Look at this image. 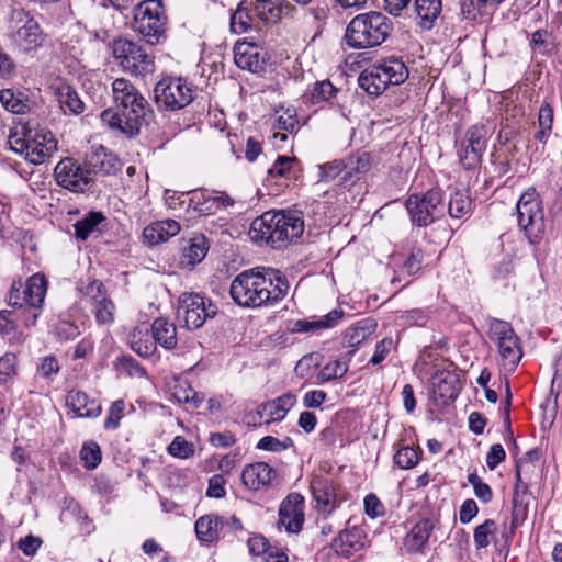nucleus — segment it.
I'll use <instances>...</instances> for the list:
<instances>
[{
    "instance_id": "f257e3e1",
    "label": "nucleus",
    "mask_w": 562,
    "mask_h": 562,
    "mask_svg": "<svg viewBox=\"0 0 562 562\" xmlns=\"http://www.w3.org/2000/svg\"><path fill=\"white\" fill-rule=\"evenodd\" d=\"M246 270L234 278L229 293L235 303L245 307H259L281 301L288 293L289 282L280 271L271 268Z\"/></svg>"
},
{
    "instance_id": "f03ea898",
    "label": "nucleus",
    "mask_w": 562,
    "mask_h": 562,
    "mask_svg": "<svg viewBox=\"0 0 562 562\" xmlns=\"http://www.w3.org/2000/svg\"><path fill=\"white\" fill-rule=\"evenodd\" d=\"M115 109L101 113V121L110 128L133 137L139 134L150 112V104L136 87L125 78H116L112 83Z\"/></svg>"
},
{
    "instance_id": "7ed1b4c3",
    "label": "nucleus",
    "mask_w": 562,
    "mask_h": 562,
    "mask_svg": "<svg viewBox=\"0 0 562 562\" xmlns=\"http://www.w3.org/2000/svg\"><path fill=\"white\" fill-rule=\"evenodd\" d=\"M304 221L296 211H268L251 223L249 235L254 241L280 249L300 238Z\"/></svg>"
},
{
    "instance_id": "20e7f679",
    "label": "nucleus",
    "mask_w": 562,
    "mask_h": 562,
    "mask_svg": "<svg viewBox=\"0 0 562 562\" xmlns=\"http://www.w3.org/2000/svg\"><path fill=\"white\" fill-rule=\"evenodd\" d=\"M392 31V21L381 12L369 11L351 19L346 27L344 41L352 49L380 46Z\"/></svg>"
},
{
    "instance_id": "39448f33",
    "label": "nucleus",
    "mask_w": 562,
    "mask_h": 562,
    "mask_svg": "<svg viewBox=\"0 0 562 562\" xmlns=\"http://www.w3.org/2000/svg\"><path fill=\"white\" fill-rule=\"evenodd\" d=\"M47 291V281L44 274L35 273L23 285L21 280L13 281L7 302L20 311L19 317L26 327L34 326L41 313Z\"/></svg>"
},
{
    "instance_id": "423d86ee",
    "label": "nucleus",
    "mask_w": 562,
    "mask_h": 562,
    "mask_svg": "<svg viewBox=\"0 0 562 562\" xmlns=\"http://www.w3.org/2000/svg\"><path fill=\"white\" fill-rule=\"evenodd\" d=\"M167 23L161 0H143L132 9L131 29L150 46L166 41Z\"/></svg>"
},
{
    "instance_id": "0eeeda50",
    "label": "nucleus",
    "mask_w": 562,
    "mask_h": 562,
    "mask_svg": "<svg viewBox=\"0 0 562 562\" xmlns=\"http://www.w3.org/2000/svg\"><path fill=\"white\" fill-rule=\"evenodd\" d=\"M408 78V69L398 57H387L374 63L363 70L359 78V86L369 94L380 95L389 86H398Z\"/></svg>"
},
{
    "instance_id": "6e6552de",
    "label": "nucleus",
    "mask_w": 562,
    "mask_h": 562,
    "mask_svg": "<svg viewBox=\"0 0 562 562\" xmlns=\"http://www.w3.org/2000/svg\"><path fill=\"white\" fill-rule=\"evenodd\" d=\"M519 228L531 244L540 241L544 234L546 223L542 200L535 188L525 191L516 204Z\"/></svg>"
},
{
    "instance_id": "1a4fd4ad",
    "label": "nucleus",
    "mask_w": 562,
    "mask_h": 562,
    "mask_svg": "<svg viewBox=\"0 0 562 562\" xmlns=\"http://www.w3.org/2000/svg\"><path fill=\"white\" fill-rule=\"evenodd\" d=\"M113 56L119 66L133 76H145L155 70V57L139 42L119 37L113 42Z\"/></svg>"
},
{
    "instance_id": "9d476101",
    "label": "nucleus",
    "mask_w": 562,
    "mask_h": 562,
    "mask_svg": "<svg viewBox=\"0 0 562 562\" xmlns=\"http://www.w3.org/2000/svg\"><path fill=\"white\" fill-rule=\"evenodd\" d=\"M405 207L413 225L427 227L443 214V196L439 188L409 194Z\"/></svg>"
},
{
    "instance_id": "9b49d317",
    "label": "nucleus",
    "mask_w": 562,
    "mask_h": 562,
    "mask_svg": "<svg viewBox=\"0 0 562 562\" xmlns=\"http://www.w3.org/2000/svg\"><path fill=\"white\" fill-rule=\"evenodd\" d=\"M192 86L181 77L166 76L154 88L157 106L166 111H179L189 105L193 97Z\"/></svg>"
},
{
    "instance_id": "f8f14e48",
    "label": "nucleus",
    "mask_w": 562,
    "mask_h": 562,
    "mask_svg": "<svg viewBox=\"0 0 562 562\" xmlns=\"http://www.w3.org/2000/svg\"><path fill=\"white\" fill-rule=\"evenodd\" d=\"M490 339L497 345L502 366L507 373H513L522 357L520 338L512 325L505 321L493 319L490 323Z\"/></svg>"
},
{
    "instance_id": "ddd939ff",
    "label": "nucleus",
    "mask_w": 562,
    "mask_h": 562,
    "mask_svg": "<svg viewBox=\"0 0 562 562\" xmlns=\"http://www.w3.org/2000/svg\"><path fill=\"white\" fill-rule=\"evenodd\" d=\"M217 305L200 293H182L178 300V316L183 318L188 329L201 328L207 319L214 318Z\"/></svg>"
},
{
    "instance_id": "4468645a",
    "label": "nucleus",
    "mask_w": 562,
    "mask_h": 562,
    "mask_svg": "<svg viewBox=\"0 0 562 562\" xmlns=\"http://www.w3.org/2000/svg\"><path fill=\"white\" fill-rule=\"evenodd\" d=\"M88 169L76 159L66 157L54 169V176L58 186L76 193L90 190L95 180L87 173Z\"/></svg>"
},
{
    "instance_id": "2eb2a0df",
    "label": "nucleus",
    "mask_w": 562,
    "mask_h": 562,
    "mask_svg": "<svg viewBox=\"0 0 562 562\" xmlns=\"http://www.w3.org/2000/svg\"><path fill=\"white\" fill-rule=\"evenodd\" d=\"M487 146V130L483 125H473L467 133L458 153L459 160L465 170L475 169L482 161Z\"/></svg>"
},
{
    "instance_id": "dca6fc26",
    "label": "nucleus",
    "mask_w": 562,
    "mask_h": 562,
    "mask_svg": "<svg viewBox=\"0 0 562 562\" xmlns=\"http://www.w3.org/2000/svg\"><path fill=\"white\" fill-rule=\"evenodd\" d=\"M83 160L88 169L87 173L94 180L97 176L106 177L115 175L122 167L117 155L102 145L92 146Z\"/></svg>"
},
{
    "instance_id": "f3484780",
    "label": "nucleus",
    "mask_w": 562,
    "mask_h": 562,
    "mask_svg": "<svg viewBox=\"0 0 562 562\" xmlns=\"http://www.w3.org/2000/svg\"><path fill=\"white\" fill-rule=\"evenodd\" d=\"M188 209L199 215L215 214L217 211L234 205V200L225 192L209 194L204 190H193L187 193Z\"/></svg>"
},
{
    "instance_id": "a211bd4d",
    "label": "nucleus",
    "mask_w": 562,
    "mask_h": 562,
    "mask_svg": "<svg viewBox=\"0 0 562 562\" xmlns=\"http://www.w3.org/2000/svg\"><path fill=\"white\" fill-rule=\"evenodd\" d=\"M461 390L458 375L450 371H442L435 375L432 398L437 406H447L454 402Z\"/></svg>"
},
{
    "instance_id": "6ab92c4d",
    "label": "nucleus",
    "mask_w": 562,
    "mask_h": 562,
    "mask_svg": "<svg viewBox=\"0 0 562 562\" xmlns=\"http://www.w3.org/2000/svg\"><path fill=\"white\" fill-rule=\"evenodd\" d=\"M366 544V533L362 528L353 526L341 530L331 541L333 550L340 557L349 558Z\"/></svg>"
},
{
    "instance_id": "aec40b11",
    "label": "nucleus",
    "mask_w": 562,
    "mask_h": 562,
    "mask_svg": "<svg viewBox=\"0 0 562 562\" xmlns=\"http://www.w3.org/2000/svg\"><path fill=\"white\" fill-rule=\"evenodd\" d=\"M251 7L255 16L263 23H277L295 10L288 0H254Z\"/></svg>"
},
{
    "instance_id": "412c9836",
    "label": "nucleus",
    "mask_w": 562,
    "mask_h": 562,
    "mask_svg": "<svg viewBox=\"0 0 562 562\" xmlns=\"http://www.w3.org/2000/svg\"><path fill=\"white\" fill-rule=\"evenodd\" d=\"M277 471L266 462H255L244 468L241 472L243 484L252 491L272 485Z\"/></svg>"
},
{
    "instance_id": "4be33fe9",
    "label": "nucleus",
    "mask_w": 562,
    "mask_h": 562,
    "mask_svg": "<svg viewBox=\"0 0 562 562\" xmlns=\"http://www.w3.org/2000/svg\"><path fill=\"white\" fill-rule=\"evenodd\" d=\"M317 508L323 513H331L336 507V487L331 479L315 475L310 484Z\"/></svg>"
},
{
    "instance_id": "5701e85b",
    "label": "nucleus",
    "mask_w": 562,
    "mask_h": 562,
    "mask_svg": "<svg viewBox=\"0 0 562 562\" xmlns=\"http://www.w3.org/2000/svg\"><path fill=\"white\" fill-rule=\"evenodd\" d=\"M234 60L238 68L250 72L265 70L266 61L258 47L247 42H237L234 46Z\"/></svg>"
},
{
    "instance_id": "b1692460",
    "label": "nucleus",
    "mask_w": 562,
    "mask_h": 562,
    "mask_svg": "<svg viewBox=\"0 0 562 562\" xmlns=\"http://www.w3.org/2000/svg\"><path fill=\"white\" fill-rule=\"evenodd\" d=\"M66 404L77 417L81 418L98 417L102 412V406L97 400H91L87 393L79 390H70L67 393Z\"/></svg>"
},
{
    "instance_id": "393cba45",
    "label": "nucleus",
    "mask_w": 562,
    "mask_h": 562,
    "mask_svg": "<svg viewBox=\"0 0 562 562\" xmlns=\"http://www.w3.org/2000/svg\"><path fill=\"white\" fill-rule=\"evenodd\" d=\"M344 161L345 173L341 178V182L345 186L356 183L372 166L371 156L367 151H357L344 158Z\"/></svg>"
},
{
    "instance_id": "a878e982",
    "label": "nucleus",
    "mask_w": 562,
    "mask_h": 562,
    "mask_svg": "<svg viewBox=\"0 0 562 562\" xmlns=\"http://www.w3.org/2000/svg\"><path fill=\"white\" fill-rule=\"evenodd\" d=\"M54 91L59 106L65 114L79 115L85 111V102L72 86L60 81L54 87Z\"/></svg>"
},
{
    "instance_id": "bb28decb",
    "label": "nucleus",
    "mask_w": 562,
    "mask_h": 562,
    "mask_svg": "<svg viewBox=\"0 0 562 562\" xmlns=\"http://www.w3.org/2000/svg\"><path fill=\"white\" fill-rule=\"evenodd\" d=\"M47 137V134H38L35 136L30 135L27 150L25 154V159L34 165L42 164L44 159L52 155V153L56 149V142L50 135Z\"/></svg>"
},
{
    "instance_id": "cd10ccee",
    "label": "nucleus",
    "mask_w": 562,
    "mask_h": 562,
    "mask_svg": "<svg viewBox=\"0 0 562 562\" xmlns=\"http://www.w3.org/2000/svg\"><path fill=\"white\" fill-rule=\"evenodd\" d=\"M434 530V522L429 518L417 521L404 539V547L408 553L422 552Z\"/></svg>"
},
{
    "instance_id": "c85d7f7f",
    "label": "nucleus",
    "mask_w": 562,
    "mask_h": 562,
    "mask_svg": "<svg viewBox=\"0 0 562 562\" xmlns=\"http://www.w3.org/2000/svg\"><path fill=\"white\" fill-rule=\"evenodd\" d=\"M344 312L341 310L335 308L317 321L297 319L290 322L288 325V330L297 334L331 328L338 324Z\"/></svg>"
},
{
    "instance_id": "c756f323",
    "label": "nucleus",
    "mask_w": 562,
    "mask_h": 562,
    "mask_svg": "<svg viewBox=\"0 0 562 562\" xmlns=\"http://www.w3.org/2000/svg\"><path fill=\"white\" fill-rule=\"evenodd\" d=\"M442 9L441 0H415L416 24L423 30H431Z\"/></svg>"
},
{
    "instance_id": "7c9ffc66",
    "label": "nucleus",
    "mask_w": 562,
    "mask_h": 562,
    "mask_svg": "<svg viewBox=\"0 0 562 562\" xmlns=\"http://www.w3.org/2000/svg\"><path fill=\"white\" fill-rule=\"evenodd\" d=\"M376 322L372 318H364L348 327L342 337L345 347H358L368 339L376 329Z\"/></svg>"
},
{
    "instance_id": "2f4dec72",
    "label": "nucleus",
    "mask_w": 562,
    "mask_h": 562,
    "mask_svg": "<svg viewBox=\"0 0 562 562\" xmlns=\"http://www.w3.org/2000/svg\"><path fill=\"white\" fill-rule=\"evenodd\" d=\"M180 232V224L175 220L157 222L144 228L143 236L150 245L168 240Z\"/></svg>"
},
{
    "instance_id": "473e14b6",
    "label": "nucleus",
    "mask_w": 562,
    "mask_h": 562,
    "mask_svg": "<svg viewBox=\"0 0 562 562\" xmlns=\"http://www.w3.org/2000/svg\"><path fill=\"white\" fill-rule=\"evenodd\" d=\"M151 337L156 345L159 344L166 350H172L178 342L176 325L162 317L156 318L151 324Z\"/></svg>"
},
{
    "instance_id": "72a5a7b5",
    "label": "nucleus",
    "mask_w": 562,
    "mask_h": 562,
    "mask_svg": "<svg viewBox=\"0 0 562 562\" xmlns=\"http://www.w3.org/2000/svg\"><path fill=\"white\" fill-rule=\"evenodd\" d=\"M223 527L224 519L217 515L201 516L194 525L198 539L206 543L216 541Z\"/></svg>"
},
{
    "instance_id": "f704fd0d",
    "label": "nucleus",
    "mask_w": 562,
    "mask_h": 562,
    "mask_svg": "<svg viewBox=\"0 0 562 562\" xmlns=\"http://www.w3.org/2000/svg\"><path fill=\"white\" fill-rule=\"evenodd\" d=\"M14 43L24 52L34 49L40 45L41 31L37 22L29 19L25 24L13 34Z\"/></svg>"
},
{
    "instance_id": "c9c22d12",
    "label": "nucleus",
    "mask_w": 562,
    "mask_h": 562,
    "mask_svg": "<svg viewBox=\"0 0 562 562\" xmlns=\"http://www.w3.org/2000/svg\"><path fill=\"white\" fill-rule=\"evenodd\" d=\"M296 396L292 393H285L272 401L261 404L262 411H268L269 419L266 424L282 420L286 413L295 405Z\"/></svg>"
},
{
    "instance_id": "e433bc0d",
    "label": "nucleus",
    "mask_w": 562,
    "mask_h": 562,
    "mask_svg": "<svg viewBox=\"0 0 562 562\" xmlns=\"http://www.w3.org/2000/svg\"><path fill=\"white\" fill-rule=\"evenodd\" d=\"M0 102L8 112L13 114H24L31 110L29 97L24 92L10 88L0 90Z\"/></svg>"
},
{
    "instance_id": "4c0bfd02",
    "label": "nucleus",
    "mask_w": 562,
    "mask_h": 562,
    "mask_svg": "<svg viewBox=\"0 0 562 562\" xmlns=\"http://www.w3.org/2000/svg\"><path fill=\"white\" fill-rule=\"evenodd\" d=\"M128 341L133 351L143 358L150 357L156 350V341L146 326L135 327L130 334Z\"/></svg>"
},
{
    "instance_id": "58836bf2",
    "label": "nucleus",
    "mask_w": 562,
    "mask_h": 562,
    "mask_svg": "<svg viewBox=\"0 0 562 562\" xmlns=\"http://www.w3.org/2000/svg\"><path fill=\"white\" fill-rule=\"evenodd\" d=\"M257 21L252 8L249 9L241 2L231 18V29L236 34H243L251 29H259Z\"/></svg>"
},
{
    "instance_id": "ea45409f",
    "label": "nucleus",
    "mask_w": 562,
    "mask_h": 562,
    "mask_svg": "<svg viewBox=\"0 0 562 562\" xmlns=\"http://www.w3.org/2000/svg\"><path fill=\"white\" fill-rule=\"evenodd\" d=\"M102 212L90 211L81 220L74 224L75 236L80 240H87L89 236L98 229V226L105 222Z\"/></svg>"
},
{
    "instance_id": "a19ab883",
    "label": "nucleus",
    "mask_w": 562,
    "mask_h": 562,
    "mask_svg": "<svg viewBox=\"0 0 562 562\" xmlns=\"http://www.w3.org/2000/svg\"><path fill=\"white\" fill-rule=\"evenodd\" d=\"M209 251V243L204 235L192 237L187 247L183 248V262L195 266L201 262Z\"/></svg>"
},
{
    "instance_id": "79ce46f5",
    "label": "nucleus",
    "mask_w": 562,
    "mask_h": 562,
    "mask_svg": "<svg viewBox=\"0 0 562 562\" xmlns=\"http://www.w3.org/2000/svg\"><path fill=\"white\" fill-rule=\"evenodd\" d=\"M177 402L188 405L191 408H199L204 402V394L196 392L187 381L178 382L172 392Z\"/></svg>"
},
{
    "instance_id": "37998d69",
    "label": "nucleus",
    "mask_w": 562,
    "mask_h": 562,
    "mask_svg": "<svg viewBox=\"0 0 562 562\" xmlns=\"http://www.w3.org/2000/svg\"><path fill=\"white\" fill-rule=\"evenodd\" d=\"M279 514L284 517L292 514L293 522L304 520V497L300 493H290L281 503ZM296 527V524H293Z\"/></svg>"
},
{
    "instance_id": "c03bdc74",
    "label": "nucleus",
    "mask_w": 562,
    "mask_h": 562,
    "mask_svg": "<svg viewBox=\"0 0 562 562\" xmlns=\"http://www.w3.org/2000/svg\"><path fill=\"white\" fill-rule=\"evenodd\" d=\"M472 200L468 191L456 190L448 203V213L452 218H462L471 212Z\"/></svg>"
},
{
    "instance_id": "a18cd8bd",
    "label": "nucleus",
    "mask_w": 562,
    "mask_h": 562,
    "mask_svg": "<svg viewBox=\"0 0 562 562\" xmlns=\"http://www.w3.org/2000/svg\"><path fill=\"white\" fill-rule=\"evenodd\" d=\"M297 162L296 157L279 156L273 165L268 169V176L271 178L282 177L289 179L294 176V168Z\"/></svg>"
},
{
    "instance_id": "49530a36",
    "label": "nucleus",
    "mask_w": 562,
    "mask_h": 562,
    "mask_svg": "<svg viewBox=\"0 0 562 562\" xmlns=\"http://www.w3.org/2000/svg\"><path fill=\"white\" fill-rule=\"evenodd\" d=\"M337 89L329 80H323L315 82L313 88L308 92V99L312 104H318L322 102H326L331 100L336 93Z\"/></svg>"
},
{
    "instance_id": "de8ad7c7",
    "label": "nucleus",
    "mask_w": 562,
    "mask_h": 562,
    "mask_svg": "<svg viewBox=\"0 0 562 562\" xmlns=\"http://www.w3.org/2000/svg\"><path fill=\"white\" fill-rule=\"evenodd\" d=\"M496 532V522L493 519H486L474 529L473 539L476 549H484L490 546L491 537Z\"/></svg>"
},
{
    "instance_id": "09e8293b",
    "label": "nucleus",
    "mask_w": 562,
    "mask_h": 562,
    "mask_svg": "<svg viewBox=\"0 0 562 562\" xmlns=\"http://www.w3.org/2000/svg\"><path fill=\"white\" fill-rule=\"evenodd\" d=\"M18 373V359L12 352H7L0 358V385L11 382Z\"/></svg>"
},
{
    "instance_id": "8fccbe9b",
    "label": "nucleus",
    "mask_w": 562,
    "mask_h": 562,
    "mask_svg": "<svg viewBox=\"0 0 562 562\" xmlns=\"http://www.w3.org/2000/svg\"><path fill=\"white\" fill-rule=\"evenodd\" d=\"M293 446V439L288 436L283 439H278L273 436H265L258 441L256 448L265 451L280 452L290 449Z\"/></svg>"
},
{
    "instance_id": "3c124183",
    "label": "nucleus",
    "mask_w": 562,
    "mask_h": 562,
    "mask_svg": "<svg viewBox=\"0 0 562 562\" xmlns=\"http://www.w3.org/2000/svg\"><path fill=\"white\" fill-rule=\"evenodd\" d=\"M95 319L99 324H111L114 321L115 305L108 296L92 304Z\"/></svg>"
},
{
    "instance_id": "603ef678",
    "label": "nucleus",
    "mask_w": 562,
    "mask_h": 562,
    "mask_svg": "<svg viewBox=\"0 0 562 562\" xmlns=\"http://www.w3.org/2000/svg\"><path fill=\"white\" fill-rule=\"evenodd\" d=\"M348 371V366L339 360L328 362L319 371L317 379L321 382H328L335 379L342 378Z\"/></svg>"
},
{
    "instance_id": "864d4df0",
    "label": "nucleus",
    "mask_w": 562,
    "mask_h": 562,
    "mask_svg": "<svg viewBox=\"0 0 562 562\" xmlns=\"http://www.w3.org/2000/svg\"><path fill=\"white\" fill-rule=\"evenodd\" d=\"M493 11L488 3H483L479 0H463L461 2V12L467 20H476L477 16L487 14Z\"/></svg>"
},
{
    "instance_id": "5fc2aeb1",
    "label": "nucleus",
    "mask_w": 562,
    "mask_h": 562,
    "mask_svg": "<svg viewBox=\"0 0 562 562\" xmlns=\"http://www.w3.org/2000/svg\"><path fill=\"white\" fill-rule=\"evenodd\" d=\"M30 135L31 131H25L24 126L22 127L21 134L16 128L14 131L10 130V134L8 136L10 149L25 158Z\"/></svg>"
},
{
    "instance_id": "6e6d98bb",
    "label": "nucleus",
    "mask_w": 562,
    "mask_h": 562,
    "mask_svg": "<svg viewBox=\"0 0 562 562\" xmlns=\"http://www.w3.org/2000/svg\"><path fill=\"white\" fill-rule=\"evenodd\" d=\"M80 457L85 467L92 470L101 462V449L94 441L86 442L81 448Z\"/></svg>"
},
{
    "instance_id": "4d7b16f0",
    "label": "nucleus",
    "mask_w": 562,
    "mask_h": 562,
    "mask_svg": "<svg viewBox=\"0 0 562 562\" xmlns=\"http://www.w3.org/2000/svg\"><path fill=\"white\" fill-rule=\"evenodd\" d=\"M419 461V452L413 447H402L394 454V463L401 469L414 468Z\"/></svg>"
},
{
    "instance_id": "13d9d810",
    "label": "nucleus",
    "mask_w": 562,
    "mask_h": 562,
    "mask_svg": "<svg viewBox=\"0 0 562 562\" xmlns=\"http://www.w3.org/2000/svg\"><path fill=\"white\" fill-rule=\"evenodd\" d=\"M168 452L172 457L187 459L193 456L194 448L193 445L187 441L182 436H177L168 446Z\"/></svg>"
},
{
    "instance_id": "bf43d9fd",
    "label": "nucleus",
    "mask_w": 562,
    "mask_h": 562,
    "mask_svg": "<svg viewBox=\"0 0 562 562\" xmlns=\"http://www.w3.org/2000/svg\"><path fill=\"white\" fill-rule=\"evenodd\" d=\"M528 516V502L521 499H512V518H510V529L512 533L514 530L522 525Z\"/></svg>"
},
{
    "instance_id": "052dcab7",
    "label": "nucleus",
    "mask_w": 562,
    "mask_h": 562,
    "mask_svg": "<svg viewBox=\"0 0 562 562\" xmlns=\"http://www.w3.org/2000/svg\"><path fill=\"white\" fill-rule=\"evenodd\" d=\"M125 403L123 400H117L112 403L108 416L104 420V428L106 430H114L120 426V420L123 416Z\"/></svg>"
},
{
    "instance_id": "680f3d73",
    "label": "nucleus",
    "mask_w": 562,
    "mask_h": 562,
    "mask_svg": "<svg viewBox=\"0 0 562 562\" xmlns=\"http://www.w3.org/2000/svg\"><path fill=\"white\" fill-rule=\"evenodd\" d=\"M345 173V161L344 159L333 160L319 166V180L330 181L335 179L339 173Z\"/></svg>"
},
{
    "instance_id": "e2e57ef3",
    "label": "nucleus",
    "mask_w": 562,
    "mask_h": 562,
    "mask_svg": "<svg viewBox=\"0 0 562 562\" xmlns=\"http://www.w3.org/2000/svg\"><path fill=\"white\" fill-rule=\"evenodd\" d=\"M395 347V342L391 337L383 338L375 346L374 353L369 360V363L376 366L380 364Z\"/></svg>"
},
{
    "instance_id": "0e129e2a",
    "label": "nucleus",
    "mask_w": 562,
    "mask_h": 562,
    "mask_svg": "<svg viewBox=\"0 0 562 562\" xmlns=\"http://www.w3.org/2000/svg\"><path fill=\"white\" fill-rule=\"evenodd\" d=\"M424 251L420 248H413L408 258L404 262V269L409 276H416L423 268Z\"/></svg>"
},
{
    "instance_id": "69168bd1",
    "label": "nucleus",
    "mask_w": 562,
    "mask_h": 562,
    "mask_svg": "<svg viewBox=\"0 0 562 562\" xmlns=\"http://www.w3.org/2000/svg\"><path fill=\"white\" fill-rule=\"evenodd\" d=\"M83 295L90 301V304L92 305L99 300L105 299L106 291L100 280H93L83 289Z\"/></svg>"
},
{
    "instance_id": "338daca9",
    "label": "nucleus",
    "mask_w": 562,
    "mask_h": 562,
    "mask_svg": "<svg viewBox=\"0 0 562 562\" xmlns=\"http://www.w3.org/2000/svg\"><path fill=\"white\" fill-rule=\"evenodd\" d=\"M364 513L371 518L382 517L385 514L384 505L375 494L364 497Z\"/></svg>"
},
{
    "instance_id": "774afa93",
    "label": "nucleus",
    "mask_w": 562,
    "mask_h": 562,
    "mask_svg": "<svg viewBox=\"0 0 562 562\" xmlns=\"http://www.w3.org/2000/svg\"><path fill=\"white\" fill-rule=\"evenodd\" d=\"M42 543L43 540L40 537L29 535L24 538H21L18 541L16 546L25 555L33 557L37 552Z\"/></svg>"
}]
</instances>
